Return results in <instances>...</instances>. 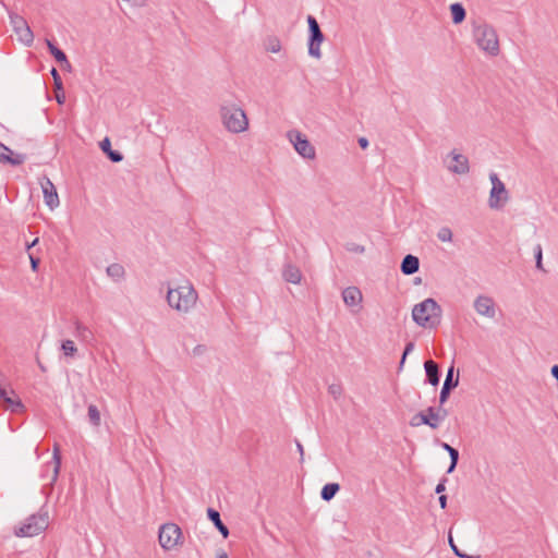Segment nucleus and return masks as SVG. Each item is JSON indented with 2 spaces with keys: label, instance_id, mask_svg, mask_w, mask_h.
Wrapping results in <instances>:
<instances>
[{
  "label": "nucleus",
  "instance_id": "obj_1",
  "mask_svg": "<svg viewBox=\"0 0 558 558\" xmlns=\"http://www.w3.org/2000/svg\"><path fill=\"white\" fill-rule=\"evenodd\" d=\"M197 300L198 293L187 280L174 288H168V305L180 314L190 313L195 307Z\"/></svg>",
  "mask_w": 558,
  "mask_h": 558
},
{
  "label": "nucleus",
  "instance_id": "obj_2",
  "mask_svg": "<svg viewBox=\"0 0 558 558\" xmlns=\"http://www.w3.org/2000/svg\"><path fill=\"white\" fill-rule=\"evenodd\" d=\"M219 117L223 128L232 134L244 133L250 128L246 112L234 102H221L219 106Z\"/></svg>",
  "mask_w": 558,
  "mask_h": 558
},
{
  "label": "nucleus",
  "instance_id": "obj_3",
  "mask_svg": "<svg viewBox=\"0 0 558 558\" xmlns=\"http://www.w3.org/2000/svg\"><path fill=\"white\" fill-rule=\"evenodd\" d=\"M442 310L440 305L432 298L425 299L415 304L412 310V318L425 329H435L440 325Z\"/></svg>",
  "mask_w": 558,
  "mask_h": 558
},
{
  "label": "nucleus",
  "instance_id": "obj_4",
  "mask_svg": "<svg viewBox=\"0 0 558 558\" xmlns=\"http://www.w3.org/2000/svg\"><path fill=\"white\" fill-rule=\"evenodd\" d=\"M473 38L477 47L489 57H497L500 52L499 38L496 29L487 23L473 24Z\"/></svg>",
  "mask_w": 558,
  "mask_h": 558
},
{
  "label": "nucleus",
  "instance_id": "obj_5",
  "mask_svg": "<svg viewBox=\"0 0 558 558\" xmlns=\"http://www.w3.org/2000/svg\"><path fill=\"white\" fill-rule=\"evenodd\" d=\"M49 524L47 513L33 514L28 517L25 522L15 530V535L20 537H33L44 532Z\"/></svg>",
  "mask_w": 558,
  "mask_h": 558
},
{
  "label": "nucleus",
  "instance_id": "obj_6",
  "mask_svg": "<svg viewBox=\"0 0 558 558\" xmlns=\"http://www.w3.org/2000/svg\"><path fill=\"white\" fill-rule=\"evenodd\" d=\"M489 179L493 186L489 193L488 206L492 209L499 210L509 201V193L497 173L492 172Z\"/></svg>",
  "mask_w": 558,
  "mask_h": 558
},
{
  "label": "nucleus",
  "instance_id": "obj_7",
  "mask_svg": "<svg viewBox=\"0 0 558 558\" xmlns=\"http://www.w3.org/2000/svg\"><path fill=\"white\" fill-rule=\"evenodd\" d=\"M182 538V531L175 523H165L159 527L158 539L165 550L173 549Z\"/></svg>",
  "mask_w": 558,
  "mask_h": 558
},
{
  "label": "nucleus",
  "instance_id": "obj_8",
  "mask_svg": "<svg viewBox=\"0 0 558 558\" xmlns=\"http://www.w3.org/2000/svg\"><path fill=\"white\" fill-rule=\"evenodd\" d=\"M307 23H308V32H310L308 54L315 59H320L322 58L320 45L324 40V34L320 31L318 22L316 21V19L314 16L308 15Z\"/></svg>",
  "mask_w": 558,
  "mask_h": 558
},
{
  "label": "nucleus",
  "instance_id": "obj_9",
  "mask_svg": "<svg viewBox=\"0 0 558 558\" xmlns=\"http://www.w3.org/2000/svg\"><path fill=\"white\" fill-rule=\"evenodd\" d=\"M291 143L293 144L298 154H300L303 158L314 159L315 158V148L310 143V141L300 132L292 131L288 134Z\"/></svg>",
  "mask_w": 558,
  "mask_h": 558
},
{
  "label": "nucleus",
  "instance_id": "obj_10",
  "mask_svg": "<svg viewBox=\"0 0 558 558\" xmlns=\"http://www.w3.org/2000/svg\"><path fill=\"white\" fill-rule=\"evenodd\" d=\"M10 20L19 39L26 45H31L34 40V35L24 17L17 14H11Z\"/></svg>",
  "mask_w": 558,
  "mask_h": 558
},
{
  "label": "nucleus",
  "instance_id": "obj_11",
  "mask_svg": "<svg viewBox=\"0 0 558 558\" xmlns=\"http://www.w3.org/2000/svg\"><path fill=\"white\" fill-rule=\"evenodd\" d=\"M450 162L447 165V169L454 174H466L470 171L469 159L466 156L458 153L456 149L448 154Z\"/></svg>",
  "mask_w": 558,
  "mask_h": 558
},
{
  "label": "nucleus",
  "instance_id": "obj_12",
  "mask_svg": "<svg viewBox=\"0 0 558 558\" xmlns=\"http://www.w3.org/2000/svg\"><path fill=\"white\" fill-rule=\"evenodd\" d=\"M43 194H44V202L45 204L50 208L54 209L59 206V195L57 192V189L54 184L51 182V180L48 177H43L39 181Z\"/></svg>",
  "mask_w": 558,
  "mask_h": 558
},
{
  "label": "nucleus",
  "instance_id": "obj_13",
  "mask_svg": "<svg viewBox=\"0 0 558 558\" xmlns=\"http://www.w3.org/2000/svg\"><path fill=\"white\" fill-rule=\"evenodd\" d=\"M474 310L481 316L487 318H495L496 316V304L493 298L481 294L474 300Z\"/></svg>",
  "mask_w": 558,
  "mask_h": 558
},
{
  "label": "nucleus",
  "instance_id": "obj_14",
  "mask_svg": "<svg viewBox=\"0 0 558 558\" xmlns=\"http://www.w3.org/2000/svg\"><path fill=\"white\" fill-rule=\"evenodd\" d=\"M459 385V374L454 377V366L451 365L446 375L439 396V404L442 405L449 398L450 391Z\"/></svg>",
  "mask_w": 558,
  "mask_h": 558
},
{
  "label": "nucleus",
  "instance_id": "obj_15",
  "mask_svg": "<svg viewBox=\"0 0 558 558\" xmlns=\"http://www.w3.org/2000/svg\"><path fill=\"white\" fill-rule=\"evenodd\" d=\"M0 161L12 166H19L25 161V156L22 154L13 156V151L8 146L0 143Z\"/></svg>",
  "mask_w": 558,
  "mask_h": 558
},
{
  "label": "nucleus",
  "instance_id": "obj_16",
  "mask_svg": "<svg viewBox=\"0 0 558 558\" xmlns=\"http://www.w3.org/2000/svg\"><path fill=\"white\" fill-rule=\"evenodd\" d=\"M342 299L345 305L356 306L361 304L363 296L359 288L348 287L342 291Z\"/></svg>",
  "mask_w": 558,
  "mask_h": 558
},
{
  "label": "nucleus",
  "instance_id": "obj_17",
  "mask_svg": "<svg viewBox=\"0 0 558 558\" xmlns=\"http://www.w3.org/2000/svg\"><path fill=\"white\" fill-rule=\"evenodd\" d=\"M427 418H429L428 426L433 429H437L439 427L440 422H442L447 416V410L439 408L435 409L434 407H429L426 409Z\"/></svg>",
  "mask_w": 558,
  "mask_h": 558
},
{
  "label": "nucleus",
  "instance_id": "obj_18",
  "mask_svg": "<svg viewBox=\"0 0 558 558\" xmlns=\"http://www.w3.org/2000/svg\"><path fill=\"white\" fill-rule=\"evenodd\" d=\"M420 268V260L416 256L414 255H407L402 262H401V266H400V269L402 271V274L404 275H413L415 274Z\"/></svg>",
  "mask_w": 558,
  "mask_h": 558
},
{
  "label": "nucleus",
  "instance_id": "obj_19",
  "mask_svg": "<svg viewBox=\"0 0 558 558\" xmlns=\"http://www.w3.org/2000/svg\"><path fill=\"white\" fill-rule=\"evenodd\" d=\"M2 405L5 410H10L13 413H17L21 411L24 405L21 401V399L16 396L14 390H10V395L8 398L4 399L2 402Z\"/></svg>",
  "mask_w": 558,
  "mask_h": 558
},
{
  "label": "nucleus",
  "instance_id": "obj_20",
  "mask_svg": "<svg viewBox=\"0 0 558 558\" xmlns=\"http://www.w3.org/2000/svg\"><path fill=\"white\" fill-rule=\"evenodd\" d=\"M207 515H208V519L217 527V530L221 533L223 538H227L229 536V529L221 521L219 512L213 508H208Z\"/></svg>",
  "mask_w": 558,
  "mask_h": 558
},
{
  "label": "nucleus",
  "instance_id": "obj_21",
  "mask_svg": "<svg viewBox=\"0 0 558 558\" xmlns=\"http://www.w3.org/2000/svg\"><path fill=\"white\" fill-rule=\"evenodd\" d=\"M424 368L426 372L428 383L433 386H437L439 384L438 365L434 361L428 360L424 363Z\"/></svg>",
  "mask_w": 558,
  "mask_h": 558
},
{
  "label": "nucleus",
  "instance_id": "obj_22",
  "mask_svg": "<svg viewBox=\"0 0 558 558\" xmlns=\"http://www.w3.org/2000/svg\"><path fill=\"white\" fill-rule=\"evenodd\" d=\"M100 148L113 162H120L123 159V155L120 151L111 149V142L109 137H105L100 142Z\"/></svg>",
  "mask_w": 558,
  "mask_h": 558
},
{
  "label": "nucleus",
  "instance_id": "obj_23",
  "mask_svg": "<svg viewBox=\"0 0 558 558\" xmlns=\"http://www.w3.org/2000/svg\"><path fill=\"white\" fill-rule=\"evenodd\" d=\"M283 278L286 281L298 284L301 282L302 274L294 265H287L283 269Z\"/></svg>",
  "mask_w": 558,
  "mask_h": 558
},
{
  "label": "nucleus",
  "instance_id": "obj_24",
  "mask_svg": "<svg viewBox=\"0 0 558 558\" xmlns=\"http://www.w3.org/2000/svg\"><path fill=\"white\" fill-rule=\"evenodd\" d=\"M450 13H451L452 22L454 24L462 23L464 21V19H465V15H466L465 9L459 2L452 3L450 5Z\"/></svg>",
  "mask_w": 558,
  "mask_h": 558
},
{
  "label": "nucleus",
  "instance_id": "obj_25",
  "mask_svg": "<svg viewBox=\"0 0 558 558\" xmlns=\"http://www.w3.org/2000/svg\"><path fill=\"white\" fill-rule=\"evenodd\" d=\"M52 460H53V466H52L51 483H54L58 478V475L60 472V466H61V454H60L59 445L53 446Z\"/></svg>",
  "mask_w": 558,
  "mask_h": 558
},
{
  "label": "nucleus",
  "instance_id": "obj_26",
  "mask_svg": "<svg viewBox=\"0 0 558 558\" xmlns=\"http://www.w3.org/2000/svg\"><path fill=\"white\" fill-rule=\"evenodd\" d=\"M339 489L340 485L338 483H328L323 487L320 497L323 500L329 501L335 497Z\"/></svg>",
  "mask_w": 558,
  "mask_h": 558
},
{
  "label": "nucleus",
  "instance_id": "obj_27",
  "mask_svg": "<svg viewBox=\"0 0 558 558\" xmlns=\"http://www.w3.org/2000/svg\"><path fill=\"white\" fill-rule=\"evenodd\" d=\"M46 44L49 48L50 53L56 58L57 61H59L61 63H65L66 65L70 66L68 58L61 49L56 47L49 39H46Z\"/></svg>",
  "mask_w": 558,
  "mask_h": 558
},
{
  "label": "nucleus",
  "instance_id": "obj_28",
  "mask_svg": "<svg viewBox=\"0 0 558 558\" xmlns=\"http://www.w3.org/2000/svg\"><path fill=\"white\" fill-rule=\"evenodd\" d=\"M107 275L116 280H120L124 277L125 270L121 264L114 263L107 267Z\"/></svg>",
  "mask_w": 558,
  "mask_h": 558
},
{
  "label": "nucleus",
  "instance_id": "obj_29",
  "mask_svg": "<svg viewBox=\"0 0 558 558\" xmlns=\"http://www.w3.org/2000/svg\"><path fill=\"white\" fill-rule=\"evenodd\" d=\"M74 326H75V336L77 338L86 341L93 337V332L90 331V329L88 327H86L85 325H83L81 322L76 320L74 323Z\"/></svg>",
  "mask_w": 558,
  "mask_h": 558
},
{
  "label": "nucleus",
  "instance_id": "obj_30",
  "mask_svg": "<svg viewBox=\"0 0 558 558\" xmlns=\"http://www.w3.org/2000/svg\"><path fill=\"white\" fill-rule=\"evenodd\" d=\"M87 416L93 426H95V427L100 426V423H101L100 412L95 404L88 405Z\"/></svg>",
  "mask_w": 558,
  "mask_h": 558
},
{
  "label": "nucleus",
  "instance_id": "obj_31",
  "mask_svg": "<svg viewBox=\"0 0 558 558\" xmlns=\"http://www.w3.org/2000/svg\"><path fill=\"white\" fill-rule=\"evenodd\" d=\"M429 424V418H427L426 411H421L416 414H414L410 420V425L412 427H418L421 425H427Z\"/></svg>",
  "mask_w": 558,
  "mask_h": 558
},
{
  "label": "nucleus",
  "instance_id": "obj_32",
  "mask_svg": "<svg viewBox=\"0 0 558 558\" xmlns=\"http://www.w3.org/2000/svg\"><path fill=\"white\" fill-rule=\"evenodd\" d=\"M61 350L66 356H74L77 352V348L72 340H64L61 344Z\"/></svg>",
  "mask_w": 558,
  "mask_h": 558
},
{
  "label": "nucleus",
  "instance_id": "obj_33",
  "mask_svg": "<svg viewBox=\"0 0 558 558\" xmlns=\"http://www.w3.org/2000/svg\"><path fill=\"white\" fill-rule=\"evenodd\" d=\"M448 453L450 456V465L447 470V473L450 474L454 471V469L457 466V463L459 460V451L456 448H453Z\"/></svg>",
  "mask_w": 558,
  "mask_h": 558
},
{
  "label": "nucleus",
  "instance_id": "obj_34",
  "mask_svg": "<svg viewBox=\"0 0 558 558\" xmlns=\"http://www.w3.org/2000/svg\"><path fill=\"white\" fill-rule=\"evenodd\" d=\"M437 238L441 242H450L452 240V231L448 227L440 228Z\"/></svg>",
  "mask_w": 558,
  "mask_h": 558
},
{
  "label": "nucleus",
  "instance_id": "obj_35",
  "mask_svg": "<svg viewBox=\"0 0 558 558\" xmlns=\"http://www.w3.org/2000/svg\"><path fill=\"white\" fill-rule=\"evenodd\" d=\"M534 256H535V262H536V268L542 271H545V269L543 267V251H542L541 244H537L535 246Z\"/></svg>",
  "mask_w": 558,
  "mask_h": 558
},
{
  "label": "nucleus",
  "instance_id": "obj_36",
  "mask_svg": "<svg viewBox=\"0 0 558 558\" xmlns=\"http://www.w3.org/2000/svg\"><path fill=\"white\" fill-rule=\"evenodd\" d=\"M328 392L338 400L342 396V387L338 384H332L328 387Z\"/></svg>",
  "mask_w": 558,
  "mask_h": 558
},
{
  "label": "nucleus",
  "instance_id": "obj_37",
  "mask_svg": "<svg viewBox=\"0 0 558 558\" xmlns=\"http://www.w3.org/2000/svg\"><path fill=\"white\" fill-rule=\"evenodd\" d=\"M449 545H450V547H451L452 551H453L458 557H460V558H474V557H472V556H469V555H466V554L461 553V551H460V549L457 547V545L453 543V539H452V537H451V535H450V534H449Z\"/></svg>",
  "mask_w": 558,
  "mask_h": 558
},
{
  "label": "nucleus",
  "instance_id": "obj_38",
  "mask_svg": "<svg viewBox=\"0 0 558 558\" xmlns=\"http://www.w3.org/2000/svg\"><path fill=\"white\" fill-rule=\"evenodd\" d=\"M51 75L53 77V83H54L56 89H62V80H61V76H60L59 72L57 71V69H54V68L51 69Z\"/></svg>",
  "mask_w": 558,
  "mask_h": 558
},
{
  "label": "nucleus",
  "instance_id": "obj_39",
  "mask_svg": "<svg viewBox=\"0 0 558 558\" xmlns=\"http://www.w3.org/2000/svg\"><path fill=\"white\" fill-rule=\"evenodd\" d=\"M280 49H281L280 41L278 39L271 40L270 46L268 47V50L276 53V52H279Z\"/></svg>",
  "mask_w": 558,
  "mask_h": 558
},
{
  "label": "nucleus",
  "instance_id": "obj_40",
  "mask_svg": "<svg viewBox=\"0 0 558 558\" xmlns=\"http://www.w3.org/2000/svg\"><path fill=\"white\" fill-rule=\"evenodd\" d=\"M446 482H447L446 477H442L440 480V482L437 484V486L435 488L436 494H441L442 492H445V489H446V486H445Z\"/></svg>",
  "mask_w": 558,
  "mask_h": 558
},
{
  "label": "nucleus",
  "instance_id": "obj_41",
  "mask_svg": "<svg viewBox=\"0 0 558 558\" xmlns=\"http://www.w3.org/2000/svg\"><path fill=\"white\" fill-rule=\"evenodd\" d=\"M414 350V342H408L405 344L404 351H403V360L407 359V356Z\"/></svg>",
  "mask_w": 558,
  "mask_h": 558
},
{
  "label": "nucleus",
  "instance_id": "obj_42",
  "mask_svg": "<svg viewBox=\"0 0 558 558\" xmlns=\"http://www.w3.org/2000/svg\"><path fill=\"white\" fill-rule=\"evenodd\" d=\"M29 260H31V267L33 271H37L39 266V258L34 257L32 254H29Z\"/></svg>",
  "mask_w": 558,
  "mask_h": 558
},
{
  "label": "nucleus",
  "instance_id": "obj_43",
  "mask_svg": "<svg viewBox=\"0 0 558 558\" xmlns=\"http://www.w3.org/2000/svg\"><path fill=\"white\" fill-rule=\"evenodd\" d=\"M349 251L354 252V253H360V254H362V253H364L365 248H364V246H362V245H359V244H352V246H351V247H349Z\"/></svg>",
  "mask_w": 558,
  "mask_h": 558
},
{
  "label": "nucleus",
  "instance_id": "obj_44",
  "mask_svg": "<svg viewBox=\"0 0 558 558\" xmlns=\"http://www.w3.org/2000/svg\"><path fill=\"white\" fill-rule=\"evenodd\" d=\"M10 395V391L7 390V387H3L0 389V404L4 401L5 398H8Z\"/></svg>",
  "mask_w": 558,
  "mask_h": 558
},
{
  "label": "nucleus",
  "instance_id": "obj_45",
  "mask_svg": "<svg viewBox=\"0 0 558 558\" xmlns=\"http://www.w3.org/2000/svg\"><path fill=\"white\" fill-rule=\"evenodd\" d=\"M7 386H9L8 379L5 375L2 372H0V389Z\"/></svg>",
  "mask_w": 558,
  "mask_h": 558
},
{
  "label": "nucleus",
  "instance_id": "obj_46",
  "mask_svg": "<svg viewBox=\"0 0 558 558\" xmlns=\"http://www.w3.org/2000/svg\"><path fill=\"white\" fill-rule=\"evenodd\" d=\"M368 140L366 137L359 138V145L361 148L366 149L368 147Z\"/></svg>",
  "mask_w": 558,
  "mask_h": 558
},
{
  "label": "nucleus",
  "instance_id": "obj_47",
  "mask_svg": "<svg viewBox=\"0 0 558 558\" xmlns=\"http://www.w3.org/2000/svg\"><path fill=\"white\" fill-rule=\"evenodd\" d=\"M438 500H439L440 508L441 509H446V507H447V496L446 495H440Z\"/></svg>",
  "mask_w": 558,
  "mask_h": 558
},
{
  "label": "nucleus",
  "instance_id": "obj_48",
  "mask_svg": "<svg viewBox=\"0 0 558 558\" xmlns=\"http://www.w3.org/2000/svg\"><path fill=\"white\" fill-rule=\"evenodd\" d=\"M296 447H298V450H299V452L301 454V460H303V454H304L303 446L299 441H296Z\"/></svg>",
  "mask_w": 558,
  "mask_h": 558
},
{
  "label": "nucleus",
  "instance_id": "obj_49",
  "mask_svg": "<svg viewBox=\"0 0 558 558\" xmlns=\"http://www.w3.org/2000/svg\"><path fill=\"white\" fill-rule=\"evenodd\" d=\"M441 447L447 451L449 452L451 449H453V447H451L450 445H448L447 442H441Z\"/></svg>",
  "mask_w": 558,
  "mask_h": 558
},
{
  "label": "nucleus",
  "instance_id": "obj_50",
  "mask_svg": "<svg viewBox=\"0 0 558 558\" xmlns=\"http://www.w3.org/2000/svg\"><path fill=\"white\" fill-rule=\"evenodd\" d=\"M217 558H229L227 553L226 551H220L218 555H217Z\"/></svg>",
  "mask_w": 558,
  "mask_h": 558
},
{
  "label": "nucleus",
  "instance_id": "obj_51",
  "mask_svg": "<svg viewBox=\"0 0 558 558\" xmlns=\"http://www.w3.org/2000/svg\"><path fill=\"white\" fill-rule=\"evenodd\" d=\"M57 100L59 104H63L64 102V95H57Z\"/></svg>",
  "mask_w": 558,
  "mask_h": 558
},
{
  "label": "nucleus",
  "instance_id": "obj_52",
  "mask_svg": "<svg viewBox=\"0 0 558 558\" xmlns=\"http://www.w3.org/2000/svg\"><path fill=\"white\" fill-rule=\"evenodd\" d=\"M38 243V239H35L31 244H27V250L35 246Z\"/></svg>",
  "mask_w": 558,
  "mask_h": 558
},
{
  "label": "nucleus",
  "instance_id": "obj_53",
  "mask_svg": "<svg viewBox=\"0 0 558 558\" xmlns=\"http://www.w3.org/2000/svg\"><path fill=\"white\" fill-rule=\"evenodd\" d=\"M404 362L405 360H403V356L401 357V361L399 363V369H402L403 365H404Z\"/></svg>",
  "mask_w": 558,
  "mask_h": 558
}]
</instances>
